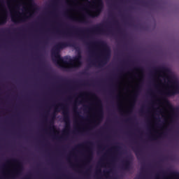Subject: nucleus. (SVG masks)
<instances>
[{
  "mask_svg": "<svg viewBox=\"0 0 179 179\" xmlns=\"http://www.w3.org/2000/svg\"><path fill=\"white\" fill-rule=\"evenodd\" d=\"M69 45H73L75 47L76 44H71L70 43L62 41L60 43H57L51 48V55L52 57H55L57 59V64L60 66H63L66 70H71L72 68H79L82 65V59L83 55L81 52V50L79 48L78 51L77 55L73 57V59H69V62H67V57H66V59H63V57H61L60 51L65 47H68Z\"/></svg>",
  "mask_w": 179,
  "mask_h": 179,
  "instance_id": "1",
  "label": "nucleus"
},
{
  "mask_svg": "<svg viewBox=\"0 0 179 179\" xmlns=\"http://www.w3.org/2000/svg\"><path fill=\"white\" fill-rule=\"evenodd\" d=\"M59 106L63 109V120L65 122V130L64 131V133H67L70 131L71 129V119L69 116V109L67 106H64L63 103H59L54 110V112L51 115V119L49 122L50 124L48 127V129L50 130H52V131H55V120L56 119L57 116V112H60L61 109Z\"/></svg>",
  "mask_w": 179,
  "mask_h": 179,
  "instance_id": "2",
  "label": "nucleus"
},
{
  "mask_svg": "<svg viewBox=\"0 0 179 179\" xmlns=\"http://www.w3.org/2000/svg\"><path fill=\"white\" fill-rule=\"evenodd\" d=\"M93 44H96L100 45L102 48V51L101 52V55L102 59L101 62H99V66H102V65H105V64H108L110 59L111 57V50L109 45L107 44L106 41L101 40L99 41H96Z\"/></svg>",
  "mask_w": 179,
  "mask_h": 179,
  "instance_id": "3",
  "label": "nucleus"
},
{
  "mask_svg": "<svg viewBox=\"0 0 179 179\" xmlns=\"http://www.w3.org/2000/svg\"><path fill=\"white\" fill-rule=\"evenodd\" d=\"M104 24L103 23H99V24H96V26H94V27H92L91 29L87 28V29H79L78 27H73L72 29L76 34H78V36H85L87 34V36H90V34H92L93 33H106V30L103 29Z\"/></svg>",
  "mask_w": 179,
  "mask_h": 179,
  "instance_id": "4",
  "label": "nucleus"
},
{
  "mask_svg": "<svg viewBox=\"0 0 179 179\" xmlns=\"http://www.w3.org/2000/svg\"><path fill=\"white\" fill-rule=\"evenodd\" d=\"M167 80L168 84H171V85L169 90L161 93L162 96H173L179 94V83L178 80L170 76H168Z\"/></svg>",
  "mask_w": 179,
  "mask_h": 179,
  "instance_id": "5",
  "label": "nucleus"
},
{
  "mask_svg": "<svg viewBox=\"0 0 179 179\" xmlns=\"http://www.w3.org/2000/svg\"><path fill=\"white\" fill-rule=\"evenodd\" d=\"M89 95H91L93 96L98 105V110H97V122L98 123H101L102 122L103 117H104V111H103V106L102 103V101L99 98H98L97 95L96 94H93L92 92H90Z\"/></svg>",
  "mask_w": 179,
  "mask_h": 179,
  "instance_id": "6",
  "label": "nucleus"
},
{
  "mask_svg": "<svg viewBox=\"0 0 179 179\" xmlns=\"http://www.w3.org/2000/svg\"><path fill=\"white\" fill-rule=\"evenodd\" d=\"M104 8V3L103 0H97V6L95 8L94 13H87V15L88 16H91V17H95V16H99L101 15L103 9Z\"/></svg>",
  "mask_w": 179,
  "mask_h": 179,
  "instance_id": "7",
  "label": "nucleus"
},
{
  "mask_svg": "<svg viewBox=\"0 0 179 179\" xmlns=\"http://www.w3.org/2000/svg\"><path fill=\"white\" fill-rule=\"evenodd\" d=\"M167 171L168 172H163L165 177H171L173 179H179L178 171H171L170 168H168Z\"/></svg>",
  "mask_w": 179,
  "mask_h": 179,
  "instance_id": "8",
  "label": "nucleus"
},
{
  "mask_svg": "<svg viewBox=\"0 0 179 179\" xmlns=\"http://www.w3.org/2000/svg\"><path fill=\"white\" fill-rule=\"evenodd\" d=\"M131 159H132L131 155H129V156L127 157V158L123 161L122 169H123L124 170H127V171H129V170H131Z\"/></svg>",
  "mask_w": 179,
  "mask_h": 179,
  "instance_id": "9",
  "label": "nucleus"
},
{
  "mask_svg": "<svg viewBox=\"0 0 179 179\" xmlns=\"http://www.w3.org/2000/svg\"><path fill=\"white\" fill-rule=\"evenodd\" d=\"M166 105L168 106L169 109L171 110V112H173V116H175V117H178L179 106L174 107L173 105H172V103H171V102H169V101H168V99H166Z\"/></svg>",
  "mask_w": 179,
  "mask_h": 179,
  "instance_id": "10",
  "label": "nucleus"
},
{
  "mask_svg": "<svg viewBox=\"0 0 179 179\" xmlns=\"http://www.w3.org/2000/svg\"><path fill=\"white\" fill-rule=\"evenodd\" d=\"M140 90H141V86L138 85V86L137 87L136 91V92H134V96H133V99H132V103H131V109H130V110L129 111V113H131V110L133 109V108H134L135 103H136V101H137V98H138V95H139Z\"/></svg>",
  "mask_w": 179,
  "mask_h": 179,
  "instance_id": "11",
  "label": "nucleus"
},
{
  "mask_svg": "<svg viewBox=\"0 0 179 179\" xmlns=\"http://www.w3.org/2000/svg\"><path fill=\"white\" fill-rule=\"evenodd\" d=\"M10 161H12L13 162H17V171H15V175L19 176V174H21L24 169L22 162H21V161H20L19 159H10Z\"/></svg>",
  "mask_w": 179,
  "mask_h": 179,
  "instance_id": "12",
  "label": "nucleus"
},
{
  "mask_svg": "<svg viewBox=\"0 0 179 179\" xmlns=\"http://www.w3.org/2000/svg\"><path fill=\"white\" fill-rule=\"evenodd\" d=\"M155 73H164L165 74L171 73L170 69L169 67H165V66H159V67H157L156 69H154Z\"/></svg>",
  "mask_w": 179,
  "mask_h": 179,
  "instance_id": "13",
  "label": "nucleus"
},
{
  "mask_svg": "<svg viewBox=\"0 0 179 179\" xmlns=\"http://www.w3.org/2000/svg\"><path fill=\"white\" fill-rule=\"evenodd\" d=\"M92 159H93V151H92V147H90L86 160L87 162H90V161H92Z\"/></svg>",
  "mask_w": 179,
  "mask_h": 179,
  "instance_id": "14",
  "label": "nucleus"
},
{
  "mask_svg": "<svg viewBox=\"0 0 179 179\" xmlns=\"http://www.w3.org/2000/svg\"><path fill=\"white\" fill-rule=\"evenodd\" d=\"M133 149L135 151V153H136V155L137 158L139 159H140V156L142 155L141 150H140L139 147H135Z\"/></svg>",
  "mask_w": 179,
  "mask_h": 179,
  "instance_id": "15",
  "label": "nucleus"
},
{
  "mask_svg": "<svg viewBox=\"0 0 179 179\" xmlns=\"http://www.w3.org/2000/svg\"><path fill=\"white\" fill-rule=\"evenodd\" d=\"M73 109H74V112L76 113V115L79 116L80 119H84L83 116H81L79 112H78V106L77 102H75L73 106Z\"/></svg>",
  "mask_w": 179,
  "mask_h": 179,
  "instance_id": "16",
  "label": "nucleus"
},
{
  "mask_svg": "<svg viewBox=\"0 0 179 179\" xmlns=\"http://www.w3.org/2000/svg\"><path fill=\"white\" fill-rule=\"evenodd\" d=\"M6 22H8V16L4 15L2 17L0 18V25L6 24Z\"/></svg>",
  "mask_w": 179,
  "mask_h": 179,
  "instance_id": "17",
  "label": "nucleus"
},
{
  "mask_svg": "<svg viewBox=\"0 0 179 179\" xmlns=\"http://www.w3.org/2000/svg\"><path fill=\"white\" fill-rule=\"evenodd\" d=\"M31 16H33V13H30L29 16H23V17L20 19V20L24 21L26 20V19H29V17H31Z\"/></svg>",
  "mask_w": 179,
  "mask_h": 179,
  "instance_id": "18",
  "label": "nucleus"
},
{
  "mask_svg": "<svg viewBox=\"0 0 179 179\" xmlns=\"http://www.w3.org/2000/svg\"><path fill=\"white\" fill-rule=\"evenodd\" d=\"M161 136H162V134H160L159 136H150L149 138H150V140H157L158 137H161Z\"/></svg>",
  "mask_w": 179,
  "mask_h": 179,
  "instance_id": "19",
  "label": "nucleus"
},
{
  "mask_svg": "<svg viewBox=\"0 0 179 179\" xmlns=\"http://www.w3.org/2000/svg\"><path fill=\"white\" fill-rule=\"evenodd\" d=\"M102 173V169L101 168H97L96 171V176H99V174H101Z\"/></svg>",
  "mask_w": 179,
  "mask_h": 179,
  "instance_id": "20",
  "label": "nucleus"
},
{
  "mask_svg": "<svg viewBox=\"0 0 179 179\" xmlns=\"http://www.w3.org/2000/svg\"><path fill=\"white\" fill-rule=\"evenodd\" d=\"M57 80H59V81H62V83H71V81H66V80H64V78H61L57 77Z\"/></svg>",
  "mask_w": 179,
  "mask_h": 179,
  "instance_id": "21",
  "label": "nucleus"
},
{
  "mask_svg": "<svg viewBox=\"0 0 179 179\" xmlns=\"http://www.w3.org/2000/svg\"><path fill=\"white\" fill-rule=\"evenodd\" d=\"M10 31V30H9V29H1V33H9Z\"/></svg>",
  "mask_w": 179,
  "mask_h": 179,
  "instance_id": "22",
  "label": "nucleus"
},
{
  "mask_svg": "<svg viewBox=\"0 0 179 179\" xmlns=\"http://www.w3.org/2000/svg\"><path fill=\"white\" fill-rule=\"evenodd\" d=\"M29 1H30L31 6H36L34 0H29Z\"/></svg>",
  "mask_w": 179,
  "mask_h": 179,
  "instance_id": "23",
  "label": "nucleus"
},
{
  "mask_svg": "<svg viewBox=\"0 0 179 179\" xmlns=\"http://www.w3.org/2000/svg\"><path fill=\"white\" fill-rule=\"evenodd\" d=\"M84 144H78L76 148H74V150H76V148H81L82 147H83Z\"/></svg>",
  "mask_w": 179,
  "mask_h": 179,
  "instance_id": "24",
  "label": "nucleus"
},
{
  "mask_svg": "<svg viewBox=\"0 0 179 179\" xmlns=\"http://www.w3.org/2000/svg\"><path fill=\"white\" fill-rule=\"evenodd\" d=\"M11 20L13 22H14L15 23H16L17 22V19L14 17V16H12L11 17Z\"/></svg>",
  "mask_w": 179,
  "mask_h": 179,
  "instance_id": "25",
  "label": "nucleus"
},
{
  "mask_svg": "<svg viewBox=\"0 0 179 179\" xmlns=\"http://www.w3.org/2000/svg\"><path fill=\"white\" fill-rule=\"evenodd\" d=\"M56 138H57L58 140H62V138H64V136H57Z\"/></svg>",
  "mask_w": 179,
  "mask_h": 179,
  "instance_id": "26",
  "label": "nucleus"
},
{
  "mask_svg": "<svg viewBox=\"0 0 179 179\" xmlns=\"http://www.w3.org/2000/svg\"><path fill=\"white\" fill-rule=\"evenodd\" d=\"M85 144L89 145H93V143H92V141H87V143H85Z\"/></svg>",
  "mask_w": 179,
  "mask_h": 179,
  "instance_id": "27",
  "label": "nucleus"
},
{
  "mask_svg": "<svg viewBox=\"0 0 179 179\" xmlns=\"http://www.w3.org/2000/svg\"><path fill=\"white\" fill-rule=\"evenodd\" d=\"M135 70H140L141 71H143L142 67H135Z\"/></svg>",
  "mask_w": 179,
  "mask_h": 179,
  "instance_id": "28",
  "label": "nucleus"
},
{
  "mask_svg": "<svg viewBox=\"0 0 179 179\" xmlns=\"http://www.w3.org/2000/svg\"><path fill=\"white\" fill-rule=\"evenodd\" d=\"M140 113H141V115H143L145 113V110L143 109H141Z\"/></svg>",
  "mask_w": 179,
  "mask_h": 179,
  "instance_id": "29",
  "label": "nucleus"
},
{
  "mask_svg": "<svg viewBox=\"0 0 179 179\" xmlns=\"http://www.w3.org/2000/svg\"><path fill=\"white\" fill-rule=\"evenodd\" d=\"M113 148L118 150L119 148H120V145H115V147H113Z\"/></svg>",
  "mask_w": 179,
  "mask_h": 179,
  "instance_id": "30",
  "label": "nucleus"
},
{
  "mask_svg": "<svg viewBox=\"0 0 179 179\" xmlns=\"http://www.w3.org/2000/svg\"><path fill=\"white\" fill-rule=\"evenodd\" d=\"M87 45H90V47H91V45H92L93 43H87Z\"/></svg>",
  "mask_w": 179,
  "mask_h": 179,
  "instance_id": "31",
  "label": "nucleus"
},
{
  "mask_svg": "<svg viewBox=\"0 0 179 179\" xmlns=\"http://www.w3.org/2000/svg\"><path fill=\"white\" fill-rule=\"evenodd\" d=\"M119 31L120 33H121L122 34H124L123 31H122V30L120 29H119Z\"/></svg>",
  "mask_w": 179,
  "mask_h": 179,
  "instance_id": "32",
  "label": "nucleus"
},
{
  "mask_svg": "<svg viewBox=\"0 0 179 179\" xmlns=\"http://www.w3.org/2000/svg\"><path fill=\"white\" fill-rule=\"evenodd\" d=\"M82 21H83V22H86L85 17H83V19H82Z\"/></svg>",
  "mask_w": 179,
  "mask_h": 179,
  "instance_id": "33",
  "label": "nucleus"
},
{
  "mask_svg": "<svg viewBox=\"0 0 179 179\" xmlns=\"http://www.w3.org/2000/svg\"><path fill=\"white\" fill-rule=\"evenodd\" d=\"M130 120H131V118H129V119H127V122H129Z\"/></svg>",
  "mask_w": 179,
  "mask_h": 179,
  "instance_id": "34",
  "label": "nucleus"
},
{
  "mask_svg": "<svg viewBox=\"0 0 179 179\" xmlns=\"http://www.w3.org/2000/svg\"><path fill=\"white\" fill-rule=\"evenodd\" d=\"M71 19H73V20H78V19H75L73 17H71Z\"/></svg>",
  "mask_w": 179,
  "mask_h": 179,
  "instance_id": "35",
  "label": "nucleus"
},
{
  "mask_svg": "<svg viewBox=\"0 0 179 179\" xmlns=\"http://www.w3.org/2000/svg\"><path fill=\"white\" fill-rule=\"evenodd\" d=\"M158 177H159V175H157L156 179H159L158 178Z\"/></svg>",
  "mask_w": 179,
  "mask_h": 179,
  "instance_id": "36",
  "label": "nucleus"
},
{
  "mask_svg": "<svg viewBox=\"0 0 179 179\" xmlns=\"http://www.w3.org/2000/svg\"><path fill=\"white\" fill-rule=\"evenodd\" d=\"M162 134H163L164 136H166V133H162Z\"/></svg>",
  "mask_w": 179,
  "mask_h": 179,
  "instance_id": "37",
  "label": "nucleus"
},
{
  "mask_svg": "<svg viewBox=\"0 0 179 179\" xmlns=\"http://www.w3.org/2000/svg\"><path fill=\"white\" fill-rule=\"evenodd\" d=\"M71 165L72 166V167H74V165H73V164H71Z\"/></svg>",
  "mask_w": 179,
  "mask_h": 179,
  "instance_id": "38",
  "label": "nucleus"
},
{
  "mask_svg": "<svg viewBox=\"0 0 179 179\" xmlns=\"http://www.w3.org/2000/svg\"><path fill=\"white\" fill-rule=\"evenodd\" d=\"M99 147L100 148H102V145H99Z\"/></svg>",
  "mask_w": 179,
  "mask_h": 179,
  "instance_id": "39",
  "label": "nucleus"
},
{
  "mask_svg": "<svg viewBox=\"0 0 179 179\" xmlns=\"http://www.w3.org/2000/svg\"><path fill=\"white\" fill-rule=\"evenodd\" d=\"M115 23H117V20H115Z\"/></svg>",
  "mask_w": 179,
  "mask_h": 179,
  "instance_id": "40",
  "label": "nucleus"
},
{
  "mask_svg": "<svg viewBox=\"0 0 179 179\" xmlns=\"http://www.w3.org/2000/svg\"><path fill=\"white\" fill-rule=\"evenodd\" d=\"M115 157H113V160H114V159H115Z\"/></svg>",
  "mask_w": 179,
  "mask_h": 179,
  "instance_id": "41",
  "label": "nucleus"
},
{
  "mask_svg": "<svg viewBox=\"0 0 179 179\" xmlns=\"http://www.w3.org/2000/svg\"><path fill=\"white\" fill-rule=\"evenodd\" d=\"M7 162L9 163V162H10V161H8V160Z\"/></svg>",
  "mask_w": 179,
  "mask_h": 179,
  "instance_id": "42",
  "label": "nucleus"
},
{
  "mask_svg": "<svg viewBox=\"0 0 179 179\" xmlns=\"http://www.w3.org/2000/svg\"><path fill=\"white\" fill-rule=\"evenodd\" d=\"M83 74H86V73H85V72H84V73H83Z\"/></svg>",
  "mask_w": 179,
  "mask_h": 179,
  "instance_id": "43",
  "label": "nucleus"
},
{
  "mask_svg": "<svg viewBox=\"0 0 179 179\" xmlns=\"http://www.w3.org/2000/svg\"><path fill=\"white\" fill-rule=\"evenodd\" d=\"M108 31H110V30L108 29Z\"/></svg>",
  "mask_w": 179,
  "mask_h": 179,
  "instance_id": "44",
  "label": "nucleus"
},
{
  "mask_svg": "<svg viewBox=\"0 0 179 179\" xmlns=\"http://www.w3.org/2000/svg\"><path fill=\"white\" fill-rule=\"evenodd\" d=\"M87 85V84H86V83L85 84V85Z\"/></svg>",
  "mask_w": 179,
  "mask_h": 179,
  "instance_id": "45",
  "label": "nucleus"
},
{
  "mask_svg": "<svg viewBox=\"0 0 179 179\" xmlns=\"http://www.w3.org/2000/svg\"><path fill=\"white\" fill-rule=\"evenodd\" d=\"M94 123H96V122L95 121Z\"/></svg>",
  "mask_w": 179,
  "mask_h": 179,
  "instance_id": "46",
  "label": "nucleus"
},
{
  "mask_svg": "<svg viewBox=\"0 0 179 179\" xmlns=\"http://www.w3.org/2000/svg\"><path fill=\"white\" fill-rule=\"evenodd\" d=\"M26 179H30V178H26Z\"/></svg>",
  "mask_w": 179,
  "mask_h": 179,
  "instance_id": "47",
  "label": "nucleus"
},
{
  "mask_svg": "<svg viewBox=\"0 0 179 179\" xmlns=\"http://www.w3.org/2000/svg\"><path fill=\"white\" fill-rule=\"evenodd\" d=\"M113 179H117V178H113Z\"/></svg>",
  "mask_w": 179,
  "mask_h": 179,
  "instance_id": "48",
  "label": "nucleus"
}]
</instances>
